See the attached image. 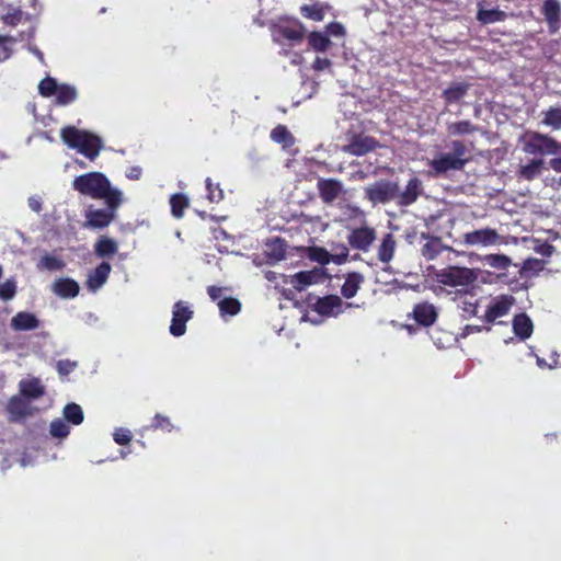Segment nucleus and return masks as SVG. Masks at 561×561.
<instances>
[{"instance_id":"32","label":"nucleus","mask_w":561,"mask_h":561,"mask_svg":"<svg viewBox=\"0 0 561 561\" xmlns=\"http://www.w3.org/2000/svg\"><path fill=\"white\" fill-rule=\"evenodd\" d=\"M541 124L553 130L561 129V106H550L541 112Z\"/></svg>"},{"instance_id":"5","label":"nucleus","mask_w":561,"mask_h":561,"mask_svg":"<svg viewBox=\"0 0 561 561\" xmlns=\"http://www.w3.org/2000/svg\"><path fill=\"white\" fill-rule=\"evenodd\" d=\"M38 92L45 98L55 96L56 104L60 106H66L78 98L75 85L58 83L53 77H46L39 82Z\"/></svg>"},{"instance_id":"38","label":"nucleus","mask_w":561,"mask_h":561,"mask_svg":"<svg viewBox=\"0 0 561 561\" xmlns=\"http://www.w3.org/2000/svg\"><path fill=\"white\" fill-rule=\"evenodd\" d=\"M545 161L542 159H533L528 164L522 165L519 175L527 181H531L540 175Z\"/></svg>"},{"instance_id":"8","label":"nucleus","mask_w":561,"mask_h":561,"mask_svg":"<svg viewBox=\"0 0 561 561\" xmlns=\"http://www.w3.org/2000/svg\"><path fill=\"white\" fill-rule=\"evenodd\" d=\"M377 239V232L374 227L359 224L358 227H348L346 241L352 249L367 253Z\"/></svg>"},{"instance_id":"59","label":"nucleus","mask_w":561,"mask_h":561,"mask_svg":"<svg viewBox=\"0 0 561 561\" xmlns=\"http://www.w3.org/2000/svg\"><path fill=\"white\" fill-rule=\"evenodd\" d=\"M142 174V169L138 165L130 167L126 170V178L133 181L139 180Z\"/></svg>"},{"instance_id":"35","label":"nucleus","mask_w":561,"mask_h":561,"mask_svg":"<svg viewBox=\"0 0 561 561\" xmlns=\"http://www.w3.org/2000/svg\"><path fill=\"white\" fill-rule=\"evenodd\" d=\"M118 250V244L113 239L102 237L94 245L95 254L99 257H108L114 255Z\"/></svg>"},{"instance_id":"14","label":"nucleus","mask_w":561,"mask_h":561,"mask_svg":"<svg viewBox=\"0 0 561 561\" xmlns=\"http://www.w3.org/2000/svg\"><path fill=\"white\" fill-rule=\"evenodd\" d=\"M317 188L324 204H332L344 192V185L337 179L320 178L317 182Z\"/></svg>"},{"instance_id":"13","label":"nucleus","mask_w":561,"mask_h":561,"mask_svg":"<svg viewBox=\"0 0 561 561\" xmlns=\"http://www.w3.org/2000/svg\"><path fill=\"white\" fill-rule=\"evenodd\" d=\"M327 274L323 267H314L310 271H301L289 276V284L298 291L305 290L308 286L324 282Z\"/></svg>"},{"instance_id":"17","label":"nucleus","mask_w":561,"mask_h":561,"mask_svg":"<svg viewBox=\"0 0 561 561\" xmlns=\"http://www.w3.org/2000/svg\"><path fill=\"white\" fill-rule=\"evenodd\" d=\"M19 392L22 397L33 402L45 394L46 388L42 383L41 379L36 377H27L19 382Z\"/></svg>"},{"instance_id":"39","label":"nucleus","mask_w":561,"mask_h":561,"mask_svg":"<svg viewBox=\"0 0 561 561\" xmlns=\"http://www.w3.org/2000/svg\"><path fill=\"white\" fill-rule=\"evenodd\" d=\"M271 138L273 141L282 144L284 148H288L295 142L293 135L284 125L276 126L271 133Z\"/></svg>"},{"instance_id":"64","label":"nucleus","mask_w":561,"mask_h":561,"mask_svg":"<svg viewBox=\"0 0 561 561\" xmlns=\"http://www.w3.org/2000/svg\"><path fill=\"white\" fill-rule=\"evenodd\" d=\"M480 330H481L480 327L467 325L465 328V334H469L471 332H479Z\"/></svg>"},{"instance_id":"50","label":"nucleus","mask_w":561,"mask_h":561,"mask_svg":"<svg viewBox=\"0 0 561 561\" xmlns=\"http://www.w3.org/2000/svg\"><path fill=\"white\" fill-rule=\"evenodd\" d=\"M348 248L344 244H339L334 248V252L331 253V261L337 265L344 264L348 259Z\"/></svg>"},{"instance_id":"44","label":"nucleus","mask_w":561,"mask_h":561,"mask_svg":"<svg viewBox=\"0 0 561 561\" xmlns=\"http://www.w3.org/2000/svg\"><path fill=\"white\" fill-rule=\"evenodd\" d=\"M308 257L312 261H316L322 265L329 264L332 259L331 253L328 252L324 248L320 247H311L308 249Z\"/></svg>"},{"instance_id":"41","label":"nucleus","mask_w":561,"mask_h":561,"mask_svg":"<svg viewBox=\"0 0 561 561\" xmlns=\"http://www.w3.org/2000/svg\"><path fill=\"white\" fill-rule=\"evenodd\" d=\"M443 250L444 247L438 238H430L422 248V255L427 260H434Z\"/></svg>"},{"instance_id":"46","label":"nucleus","mask_w":561,"mask_h":561,"mask_svg":"<svg viewBox=\"0 0 561 561\" xmlns=\"http://www.w3.org/2000/svg\"><path fill=\"white\" fill-rule=\"evenodd\" d=\"M49 432L54 437L65 438L69 434V426L62 420L57 419L50 423Z\"/></svg>"},{"instance_id":"62","label":"nucleus","mask_w":561,"mask_h":561,"mask_svg":"<svg viewBox=\"0 0 561 561\" xmlns=\"http://www.w3.org/2000/svg\"><path fill=\"white\" fill-rule=\"evenodd\" d=\"M554 156H556V158H552L549 161V167L556 172H561V154H554Z\"/></svg>"},{"instance_id":"22","label":"nucleus","mask_w":561,"mask_h":561,"mask_svg":"<svg viewBox=\"0 0 561 561\" xmlns=\"http://www.w3.org/2000/svg\"><path fill=\"white\" fill-rule=\"evenodd\" d=\"M116 209H89L85 214L87 224L93 228H104L114 219Z\"/></svg>"},{"instance_id":"57","label":"nucleus","mask_w":561,"mask_h":561,"mask_svg":"<svg viewBox=\"0 0 561 561\" xmlns=\"http://www.w3.org/2000/svg\"><path fill=\"white\" fill-rule=\"evenodd\" d=\"M327 32L329 35L341 37L345 35V27L339 22H333L327 26Z\"/></svg>"},{"instance_id":"49","label":"nucleus","mask_w":561,"mask_h":561,"mask_svg":"<svg viewBox=\"0 0 561 561\" xmlns=\"http://www.w3.org/2000/svg\"><path fill=\"white\" fill-rule=\"evenodd\" d=\"M207 198L211 203H218L224 197V192L219 185H214L210 179L206 180Z\"/></svg>"},{"instance_id":"36","label":"nucleus","mask_w":561,"mask_h":561,"mask_svg":"<svg viewBox=\"0 0 561 561\" xmlns=\"http://www.w3.org/2000/svg\"><path fill=\"white\" fill-rule=\"evenodd\" d=\"M482 262L485 266L499 271H505L512 264L511 257L505 254H486L483 256Z\"/></svg>"},{"instance_id":"11","label":"nucleus","mask_w":561,"mask_h":561,"mask_svg":"<svg viewBox=\"0 0 561 561\" xmlns=\"http://www.w3.org/2000/svg\"><path fill=\"white\" fill-rule=\"evenodd\" d=\"M33 402L28 399L19 396H13L7 405L10 421L21 422L32 416L37 410L33 407Z\"/></svg>"},{"instance_id":"54","label":"nucleus","mask_w":561,"mask_h":561,"mask_svg":"<svg viewBox=\"0 0 561 561\" xmlns=\"http://www.w3.org/2000/svg\"><path fill=\"white\" fill-rule=\"evenodd\" d=\"M12 53V42L9 38L0 37V61L5 60Z\"/></svg>"},{"instance_id":"24","label":"nucleus","mask_w":561,"mask_h":561,"mask_svg":"<svg viewBox=\"0 0 561 561\" xmlns=\"http://www.w3.org/2000/svg\"><path fill=\"white\" fill-rule=\"evenodd\" d=\"M39 327V320L34 313L21 311L11 319V328L14 331H30Z\"/></svg>"},{"instance_id":"45","label":"nucleus","mask_w":561,"mask_h":561,"mask_svg":"<svg viewBox=\"0 0 561 561\" xmlns=\"http://www.w3.org/2000/svg\"><path fill=\"white\" fill-rule=\"evenodd\" d=\"M22 11L15 7L5 8V12L2 14V20L5 24L15 26L22 20Z\"/></svg>"},{"instance_id":"53","label":"nucleus","mask_w":561,"mask_h":561,"mask_svg":"<svg viewBox=\"0 0 561 561\" xmlns=\"http://www.w3.org/2000/svg\"><path fill=\"white\" fill-rule=\"evenodd\" d=\"M115 443L118 445H127L131 440V434L127 428H116L113 434Z\"/></svg>"},{"instance_id":"34","label":"nucleus","mask_w":561,"mask_h":561,"mask_svg":"<svg viewBox=\"0 0 561 561\" xmlns=\"http://www.w3.org/2000/svg\"><path fill=\"white\" fill-rule=\"evenodd\" d=\"M506 12L500 9H482L478 10L477 19L482 24H492L496 22H502L506 19Z\"/></svg>"},{"instance_id":"31","label":"nucleus","mask_w":561,"mask_h":561,"mask_svg":"<svg viewBox=\"0 0 561 561\" xmlns=\"http://www.w3.org/2000/svg\"><path fill=\"white\" fill-rule=\"evenodd\" d=\"M66 266L65 261L55 254H44L36 264L38 271L58 272Z\"/></svg>"},{"instance_id":"26","label":"nucleus","mask_w":561,"mask_h":561,"mask_svg":"<svg viewBox=\"0 0 561 561\" xmlns=\"http://www.w3.org/2000/svg\"><path fill=\"white\" fill-rule=\"evenodd\" d=\"M286 243L280 238H274L265 242V255L268 263H276L285 257Z\"/></svg>"},{"instance_id":"47","label":"nucleus","mask_w":561,"mask_h":561,"mask_svg":"<svg viewBox=\"0 0 561 561\" xmlns=\"http://www.w3.org/2000/svg\"><path fill=\"white\" fill-rule=\"evenodd\" d=\"M345 215H347L350 220H353L357 224H365V221H367L365 211L357 206L346 205Z\"/></svg>"},{"instance_id":"1","label":"nucleus","mask_w":561,"mask_h":561,"mask_svg":"<svg viewBox=\"0 0 561 561\" xmlns=\"http://www.w3.org/2000/svg\"><path fill=\"white\" fill-rule=\"evenodd\" d=\"M365 198H367L373 206L386 205L396 203L400 208L411 206L423 194L422 181L412 176L401 190L398 182L390 180H378L364 188Z\"/></svg>"},{"instance_id":"6","label":"nucleus","mask_w":561,"mask_h":561,"mask_svg":"<svg viewBox=\"0 0 561 561\" xmlns=\"http://www.w3.org/2000/svg\"><path fill=\"white\" fill-rule=\"evenodd\" d=\"M450 146L453 152L442 153L430 162L431 168L437 174L446 173L450 170H461L468 161L465 157L467 149L461 141L454 140Z\"/></svg>"},{"instance_id":"18","label":"nucleus","mask_w":561,"mask_h":561,"mask_svg":"<svg viewBox=\"0 0 561 561\" xmlns=\"http://www.w3.org/2000/svg\"><path fill=\"white\" fill-rule=\"evenodd\" d=\"M111 271V264L107 262H102L89 273L85 283L87 288L92 293L98 291L106 283Z\"/></svg>"},{"instance_id":"37","label":"nucleus","mask_w":561,"mask_h":561,"mask_svg":"<svg viewBox=\"0 0 561 561\" xmlns=\"http://www.w3.org/2000/svg\"><path fill=\"white\" fill-rule=\"evenodd\" d=\"M478 126L469 121H459L447 124V133L449 136H463L473 134L478 130Z\"/></svg>"},{"instance_id":"27","label":"nucleus","mask_w":561,"mask_h":561,"mask_svg":"<svg viewBox=\"0 0 561 561\" xmlns=\"http://www.w3.org/2000/svg\"><path fill=\"white\" fill-rule=\"evenodd\" d=\"M396 245L394 236L392 233H386L378 247V260L382 263H389L393 259Z\"/></svg>"},{"instance_id":"48","label":"nucleus","mask_w":561,"mask_h":561,"mask_svg":"<svg viewBox=\"0 0 561 561\" xmlns=\"http://www.w3.org/2000/svg\"><path fill=\"white\" fill-rule=\"evenodd\" d=\"M151 427L154 430H162V431H167V432H171L174 428L170 419L168 416L159 414V413L154 415V417L152 420Z\"/></svg>"},{"instance_id":"12","label":"nucleus","mask_w":561,"mask_h":561,"mask_svg":"<svg viewBox=\"0 0 561 561\" xmlns=\"http://www.w3.org/2000/svg\"><path fill=\"white\" fill-rule=\"evenodd\" d=\"M353 306L352 302H344L342 298L336 295H329L317 300L314 310L321 316L336 317L344 312L346 308Z\"/></svg>"},{"instance_id":"21","label":"nucleus","mask_w":561,"mask_h":561,"mask_svg":"<svg viewBox=\"0 0 561 561\" xmlns=\"http://www.w3.org/2000/svg\"><path fill=\"white\" fill-rule=\"evenodd\" d=\"M513 305V298L501 296L494 299L488 307L484 319L488 322H494L496 319L506 316Z\"/></svg>"},{"instance_id":"33","label":"nucleus","mask_w":561,"mask_h":561,"mask_svg":"<svg viewBox=\"0 0 561 561\" xmlns=\"http://www.w3.org/2000/svg\"><path fill=\"white\" fill-rule=\"evenodd\" d=\"M469 84L463 82H456L448 87L443 92V96L448 103H456L460 101L468 92Z\"/></svg>"},{"instance_id":"52","label":"nucleus","mask_w":561,"mask_h":561,"mask_svg":"<svg viewBox=\"0 0 561 561\" xmlns=\"http://www.w3.org/2000/svg\"><path fill=\"white\" fill-rule=\"evenodd\" d=\"M16 291V284L13 279H8L0 285V298L10 300L14 297Z\"/></svg>"},{"instance_id":"42","label":"nucleus","mask_w":561,"mask_h":561,"mask_svg":"<svg viewBox=\"0 0 561 561\" xmlns=\"http://www.w3.org/2000/svg\"><path fill=\"white\" fill-rule=\"evenodd\" d=\"M65 419L73 425H79L83 422V411L80 405L69 403L64 408Z\"/></svg>"},{"instance_id":"16","label":"nucleus","mask_w":561,"mask_h":561,"mask_svg":"<svg viewBox=\"0 0 561 561\" xmlns=\"http://www.w3.org/2000/svg\"><path fill=\"white\" fill-rule=\"evenodd\" d=\"M377 146V141L370 136L357 135L354 136L348 145L343 147L345 153L352 156H364L373 151Z\"/></svg>"},{"instance_id":"2","label":"nucleus","mask_w":561,"mask_h":561,"mask_svg":"<svg viewBox=\"0 0 561 561\" xmlns=\"http://www.w3.org/2000/svg\"><path fill=\"white\" fill-rule=\"evenodd\" d=\"M72 187L81 195L103 199L112 209H117L123 202L122 191L113 187L106 175L101 172H89L75 178Z\"/></svg>"},{"instance_id":"23","label":"nucleus","mask_w":561,"mask_h":561,"mask_svg":"<svg viewBox=\"0 0 561 561\" xmlns=\"http://www.w3.org/2000/svg\"><path fill=\"white\" fill-rule=\"evenodd\" d=\"M413 318L419 324L430 327L437 319V310L430 302H420L413 308Z\"/></svg>"},{"instance_id":"25","label":"nucleus","mask_w":561,"mask_h":561,"mask_svg":"<svg viewBox=\"0 0 561 561\" xmlns=\"http://www.w3.org/2000/svg\"><path fill=\"white\" fill-rule=\"evenodd\" d=\"M330 10V4L320 1H312L311 3L300 7V13L304 18L317 22L323 21L327 12Z\"/></svg>"},{"instance_id":"3","label":"nucleus","mask_w":561,"mask_h":561,"mask_svg":"<svg viewBox=\"0 0 561 561\" xmlns=\"http://www.w3.org/2000/svg\"><path fill=\"white\" fill-rule=\"evenodd\" d=\"M60 135L69 148L78 150L90 160H94L99 156L103 146L98 136L73 126L62 128Z\"/></svg>"},{"instance_id":"28","label":"nucleus","mask_w":561,"mask_h":561,"mask_svg":"<svg viewBox=\"0 0 561 561\" xmlns=\"http://www.w3.org/2000/svg\"><path fill=\"white\" fill-rule=\"evenodd\" d=\"M363 282H364V276L360 273H357V272L348 273L346 275L345 282L341 288L342 296L347 299L353 298L357 294Z\"/></svg>"},{"instance_id":"63","label":"nucleus","mask_w":561,"mask_h":561,"mask_svg":"<svg viewBox=\"0 0 561 561\" xmlns=\"http://www.w3.org/2000/svg\"><path fill=\"white\" fill-rule=\"evenodd\" d=\"M476 309H477V306L474 304H466V306L463 307V311L469 313V314H476Z\"/></svg>"},{"instance_id":"55","label":"nucleus","mask_w":561,"mask_h":561,"mask_svg":"<svg viewBox=\"0 0 561 561\" xmlns=\"http://www.w3.org/2000/svg\"><path fill=\"white\" fill-rule=\"evenodd\" d=\"M77 367L76 362H71L69 359L59 360L57 363V370L60 375L66 376L75 370Z\"/></svg>"},{"instance_id":"15","label":"nucleus","mask_w":561,"mask_h":561,"mask_svg":"<svg viewBox=\"0 0 561 561\" xmlns=\"http://www.w3.org/2000/svg\"><path fill=\"white\" fill-rule=\"evenodd\" d=\"M305 32L306 28L302 25V23L299 22L298 20H295L285 24H280L276 28L274 37L276 41H278L282 37L288 39L291 43H298L302 41Z\"/></svg>"},{"instance_id":"56","label":"nucleus","mask_w":561,"mask_h":561,"mask_svg":"<svg viewBox=\"0 0 561 561\" xmlns=\"http://www.w3.org/2000/svg\"><path fill=\"white\" fill-rule=\"evenodd\" d=\"M27 205L31 210H33L36 214H39L43 209V198L35 194L27 198Z\"/></svg>"},{"instance_id":"29","label":"nucleus","mask_w":561,"mask_h":561,"mask_svg":"<svg viewBox=\"0 0 561 561\" xmlns=\"http://www.w3.org/2000/svg\"><path fill=\"white\" fill-rule=\"evenodd\" d=\"M533 322L525 313L517 314L513 320V330L522 340L528 339L533 333Z\"/></svg>"},{"instance_id":"61","label":"nucleus","mask_w":561,"mask_h":561,"mask_svg":"<svg viewBox=\"0 0 561 561\" xmlns=\"http://www.w3.org/2000/svg\"><path fill=\"white\" fill-rule=\"evenodd\" d=\"M261 12L262 13H270L274 10L277 0H259Z\"/></svg>"},{"instance_id":"7","label":"nucleus","mask_w":561,"mask_h":561,"mask_svg":"<svg viewBox=\"0 0 561 561\" xmlns=\"http://www.w3.org/2000/svg\"><path fill=\"white\" fill-rule=\"evenodd\" d=\"M477 279V274L468 267L448 266L436 273V280L445 286H468Z\"/></svg>"},{"instance_id":"51","label":"nucleus","mask_w":561,"mask_h":561,"mask_svg":"<svg viewBox=\"0 0 561 561\" xmlns=\"http://www.w3.org/2000/svg\"><path fill=\"white\" fill-rule=\"evenodd\" d=\"M265 278L268 282H271V283H275V288L276 289H280L285 285L289 284V276L284 275V274H278V273L273 272V271L266 272L265 273Z\"/></svg>"},{"instance_id":"10","label":"nucleus","mask_w":561,"mask_h":561,"mask_svg":"<svg viewBox=\"0 0 561 561\" xmlns=\"http://www.w3.org/2000/svg\"><path fill=\"white\" fill-rule=\"evenodd\" d=\"M462 239L463 243L469 247H492L503 242V238L492 228L466 232Z\"/></svg>"},{"instance_id":"58","label":"nucleus","mask_w":561,"mask_h":561,"mask_svg":"<svg viewBox=\"0 0 561 561\" xmlns=\"http://www.w3.org/2000/svg\"><path fill=\"white\" fill-rule=\"evenodd\" d=\"M226 288L224 287H218V286H208L207 287V294L208 296L210 297L211 300L216 301V300H220L222 299V293Z\"/></svg>"},{"instance_id":"4","label":"nucleus","mask_w":561,"mask_h":561,"mask_svg":"<svg viewBox=\"0 0 561 561\" xmlns=\"http://www.w3.org/2000/svg\"><path fill=\"white\" fill-rule=\"evenodd\" d=\"M523 151L528 154H561V142L547 134L527 131L520 139Z\"/></svg>"},{"instance_id":"20","label":"nucleus","mask_w":561,"mask_h":561,"mask_svg":"<svg viewBox=\"0 0 561 561\" xmlns=\"http://www.w3.org/2000/svg\"><path fill=\"white\" fill-rule=\"evenodd\" d=\"M541 13L551 32H557L561 22V3L559 0H545Z\"/></svg>"},{"instance_id":"19","label":"nucleus","mask_w":561,"mask_h":561,"mask_svg":"<svg viewBox=\"0 0 561 561\" xmlns=\"http://www.w3.org/2000/svg\"><path fill=\"white\" fill-rule=\"evenodd\" d=\"M53 293L64 299H71L78 296L80 286L79 284L69 277H60L54 280L51 284Z\"/></svg>"},{"instance_id":"9","label":"nucleus","mask_w":561,"mask_h":561,"mask_svg":"<svg viewBox=\"0 0 561 561\" xmlns=\"http://www.w3.org/2000/svg\"><path fill=\"white\" fill-rule=\"evenodd\" d=\"M194 311L186 301H176L172 309V320L170 324V333L175 337H180L186 332V323L193 318Z\"/></svg>"},{"instance_id":"30","label":"nucleus","mask_w":561,"mask_h":561,"mask_svg":"<svg viewBox=\"0 0 561 561\" xmlns=\"http://www.w3.org/2000/svg\"><path fill=\"white\" fill-rule=\"evenodd\" d=\"M217 305L219 308L220 317L225 321H227L228 317L237 316L242 309L241 301L232 297H225L220 299Z\"/></svg>"},{"instance_id":"60","label":"nucleus","mask_w":561,"mask_h":561,"mask_svg":"<svg viewBox=\"0 0 561 561\" xmlns=\"http://www.w3.org/2000/svg\"><path fill=\"white\" fill-rule=\"evenodd\" d=\"M331 66V61L328 58L317 57L313 61V69L318 71H322L328 69Z\"/></svg>"},{"instance_id":"43","label":"nucleus","mask_w":561,"mask_h":561,"mask_svg":"<svg viewBox=\"0 0 561 561\" xmlns=\"http://www.w3.org/2000/svg\"><path fill=\"white\" fill-rule=\"evenodd\" d=\"M172 215L176 218H181L184 214V209L188 206V198L183 194H174L170 198Z\"/></svg>"},{"instance_id":"40","label":"nucleus","mask_w":561,"mask_h":561,"mask_svg":"<svg viewBox=\"0 0 561 561\" xmlns=\"http://www.w3.org/2000/svg\"><path fill=\"white\" fill-rule=\"evenodd\" d=\"M308 42L317 51H325L331 45V41L328 35L321 32H311L308 36Z\"/></svg>"}]
</instances>
